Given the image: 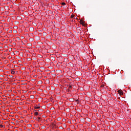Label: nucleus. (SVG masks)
<instances>
[{"instance_id":"obj_1","label":"nucleus","mask_w":131,"mask_h":131,"mask_svg":"<svg viewBox=\"0 0 131 131\" xmlns=\"http://www.w3.org/2000/svg\"><path fill=\"white\" fill-rule=\"evenodd\" d=\"M118 94H119V95H120L121 96H122L123 95V92H122V90H120L118 91Z\"/></svg>"},{"instance_id":"obj_2","label":"nucleus","mask_w":131,"mask_h":131,"mask_svg":"<svg viewBox=\"0 0 131 131\" xmlns=\"http://www.w3.org/2000/svg\"><path fill=\"white\" fill-rule=\"evenodd\" d=\"M80 24H81V25L84 26V23H83V20H82V19H81L80 20Z\"/></svg>"},{"instance_id":"obj_3","label":"nucleus","mask_w":131,"mask_h":131,"mask_svg":"<svg viewBox=\"0 0 131 131\" xmlns=\"http://www.w3.org/2000/svg\"><path fill=\"white\" fill-rule=\"evenodd\" d=\"M11 74H15V71H14V70H11Z\"/></svg>"},{"instance_id":"obj_4","label":"nucleus","mask_w":131,"mask_h":131,"mask_svg":"<svg viewBox=\"0 0 131 131\" xmlns=\"http://www.w3.org/2000/svg\"><path fill=\"white\" fill-rule=\"evenodd\" d=\"M35 109H39L40 108V106H35Z\"/></svg>"},{"instance_id":"obj_5","label":"nucleus","mask_w":131,"mask_h":131,"mask_svg":"<svg viewBox=\"0 0 131 131\" xmlns=\"http://www.w3.org/2000/svg\"><path fill=\"white\" fill-rule=\"evenodd\" d=\"M38 121H41L40 119H41V118L38 117Z\"/></svg>"},{"instance_id":"obj_6","label":"nucleus","mask_w":131,"mask_h":131,"mask_svg":"<svg viewBox=\"0 0 131 131\" xmlns=\"http://www.w3.org/2000/svg\"><path fill=\"white\" fill-rule=\"evenodd\" d=\"M34 114H35V115L37 116V115H38V112H35Z\"/></svg>"},{"instance_id":"obj_7","label":"nucleus","mask_w":131,"mask_h":131,"mask_svg":"<svg viewBox=\"0 0 131 131\" xmlns=\"http://www.w3.org/2000/svg\"><path fill=\"white\" fill-rule=\"evenodd\" d=\"M61 5H62V6H65V5H66V3H61Z\"/></svg>"},{"instance_id":"obj_8","label":"nucleus","mask_w":131,"mask_h":131,"mask_svg":"<svg viewBox=\"0 0 131 131\" xmlns=\"http://www.w3.org/2000/svg\"><path fill=\"white\" fill-rule=\"evenodd\" d=\"M69 89H72V85H70L69 86Z\"/></svg>"},{"instance_id":"obj_9","label":"nucleus","mask_w":131,"mask_h":131,"mask_svg":"<svg viewBox=\"0 0 131 131\" xmlns=\"http://www.w3.org/2000/svg\"><path fill=\"white\" fill-rule=\"evenodd\" d=\"M74 16H75L74 15H71V18H74Z\"/></svg>"},{"instance_id":"obj_10","label":"nucleus","mask_w":131,"mask_h":131,"mask_svg":"<svg viewBox=\"0 0 131 131\" xmlns=\"http://www.w3.org/2000/svg\"><path fill=\"white\" fill-rule=\"evenodd\" d=\"M38 112H41V111H42V110H38Z\"/></svg>"},{"instance_id":"obj_11","label":"nucleus","mask_w":131,"mask_h":131,"mask_svg":"<svg viewBox=\"0 0 131 131\" xmlns=\"http://www.w3.org/2000/svg\"><path fill=\"white\" fill-rule=\"evenodd\" d=\"M0 126H1V127H4V125H3L2 124H1Z\"/></svg>"},{"instance_id":"obj_12","label":"nucleus","mask_w":131,"mask_h":131,"mask_svg":"<svg viewBox=\"0 0 131 131\" xmlns=\"http://www.w3.org/2000/svg\"><path fill=\"white\" fill-rule=\"evenodd\" d=\"M56 125L54 124V126H55Z\"/></svg>"}]
</instances>
